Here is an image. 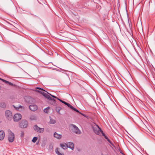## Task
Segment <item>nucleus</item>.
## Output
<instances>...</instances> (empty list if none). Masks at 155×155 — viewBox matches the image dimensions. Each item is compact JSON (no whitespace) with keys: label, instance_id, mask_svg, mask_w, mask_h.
<instances>
[{"label":"nucleus","instance_id":"f257e3e1","mask_svg":"<svg viewBox=\"0 0 155 155\" xmlns=\"http://www.w3.org/2000/svg\"><path fill=\"white\" fill-rule=\"evenodd\" d=\"M92 127L94 132L97 134L99 135L100 134V132L101 133L102 132H103L97 125L96 124L93 125Z\"/></svg>","mask_w":155,"mask_h":155},{"label":"nucleus","instance_id":"f03ea898","mask_svg":"<svg viewBox=\"0 0 155 155\" xmlns=\"http://www.w3.org/2000/svg\"><path fill=\"white\" fill-rule=\"evenodd\" d=\"M8 133V139L9 142L12 143L14 140L15 135L10 130H9Z\"/></svg>","mask_w":155,"mask_h":155},{"label":"nucleus","instance_id":"7ed1b4c3","mask_svg":"<svg viewBox=\"0 0 155 155\" xmlns=\"http://www.w3.org/2000/svg\"><path fill=\"white\" fill-rule=\"evenodd\" d=\"M28 125V122L25 120H23L19 123V126L21 128H25Z\"/></svg>","mask_w":155,"mask_h":155},{"label":"nucleus","instance_id":"20e7f679","mask_svg":"<svg viewBox=\"0 0 155 155\" xmlns=\"http://www.w3.org/2000/svg\"><path fill=\"white\" fill-rule=\"evenodd\" d=\"M5 116L6 118L10 120L12 119V112L9 110H6L5 112Z\"/></svg>","mask_w":155,"mask_h":155},{"label":"nucleus","instance_id":"39448f33","mask_svg":"<svg viewBox=\"0 0 155 155\" xmlns=\"http://www.w3.org/2000/svg\"><path fill=\"white\" fill-rule=\"evenodd\" d=\"M33 128L35 131L39 133H42L44 130V128H40L38 127L37 125H35Z\"/></svg>","mask_w":155,"mask_h":155},{"label":"nucleus","instance_id":"423d86ee","mask_svg":"<svg viewBox=\"0 0 155 155\" xmlns=\"http://www.w3.org/2000/svg\"><path fill=\"white\" fill-rule=\"evenodd\" d=\"M21 115L20 114H15L14 117V120L15 122H18L21 119Z\"/></svg>","mask_w":155,"mask_h":155},{"label":"nucleus","instance_id":"0eeeda50","mask_svg":"<svg viewBox=\"0 0 155 155\" xmlns=\"http://www.w3.org/2000/svg\"><path fill=\"white\" fill-rule=\"evenodd\" d=\"M72 126L73 127V131L74 133L78 134H81V131L74 124L72 125Z\"/></svg>","mask_w":155,"mask_h":155},{"label":"nucleus","instance_id":"6e6552de","mask_svg":"<svg viewBox=\"0 0 155 155\" xmlns=\"http://www.w3.org/2000/svg\"><path fill=\"white\" fill-rule=\"evenodd\" d=\"M29 108L32 111L36 110L38 109V107L36 104H31L29 106Z\"/></svg>","mask_w":155,"mask_h":155},{"label":"nucleus","instance_id":"1a4fd4ad","mask_svg":"<svg viewBox=\"0 0 155 155\" xmlns=\"http://www.w3.org/2000/svg\"><path fill=\"white\" fill-rule=\"evenodd\" d=\"M54 136L55 138L58 139H61L62 137V136L61 134H58L56 132L54 133Z\"/></svg>","mask_w":155,"mask_h":155},{"label":"nucleus","instance_id":"9d476101","mask_svg":"<svg viewBox=\"0 0 155 155\" xmlns=\"http://www.w3.org/2000/svg\"><path fill=\"white\" fill-rule=\"evenodd\" d=\"M5 132L3 130L0 131V140H2L5 137Z\"/></svg>","mask_w":155,"mask_h":155},{"label":"nucleus","instance_id":"9b49d317","mask_svg":"<svg viewBox=\"0 0 155 155\" xmlns=\"http://www.w3.org/2000/svg\"><path fill=\"white\" fill-rule=\"evenodd\" d=\"M50 94V93L48 92H47V93H45L44 92H43V93H42V94L49 100L51 98V97L50 96V95H51Z\"/></svg>","mask_w":155,"mask_h":155},{"label":"nucleus","instance_id":"f8f14e48","mask_svg":"<svg viewBox=\"0 0 155 155\" xmlns=\"http://www.w3.org/2000/svg\"><path fill=\"white\" fill-rule=\"evenodd\" d=\"M49 102L52 105H56V104L55 100L51 97L49 100Z\"/></svg>","mask_w":155,"mask_h":155},{"label":"nucleus","instance_id":"ddd939ff","mask_svg":"<svg viewBox=\"0 0 155 155\" xmlns=\"http://www.w3.org/2000/svg\"><path fill=\"white\" fill-rule=\"evenodd\" d=\"M68 147H69L72 150H73L74 148V144L73 143L69 142L67 143Z\"/></svg>","mask_w":155,"mask_h":155},{"label":"nucleus","instance_id":"4468645a","mask_svg":"<svg viewBox=\"0 0 155 155\" xmlns=\"http://www.w3.org/2000/svg\"><path fill=\"white\" fill-rule=\"evenodd\" d=\"M0 80H1L3 82H4L5 83H6V84H9V85H12V86H15V85L13 84V83L10 82H9L8 81H7L5 80L4 79H1L0 78Z\"/></svg>","mask_w":155,"mask_h":155},{"label":"nucleus","instance_id":"2eb2a0df","mask_svg":"<svg viewBox=\"0 0 155 155\" xmlns=\"http://www.w3.org/2000/svg\"><path fill=\"white\" fill-rule=\"evenodd\" d=\"M60 146L63 149H66L68 147V145L67 144L65 143H61L60 144Z\"/></svg>","mask_w":155,"mask_h":155},{"label":"nucleus","instance_id":"dca6fc26","mask_svg":"<svg viewBox=\"0 0 155 155\" xmlns=\"http://www.w3.org/2000/svg\"><path fill=\"white\" fill-rule=\"evenodd\" d=\"M56 121L55 119H53L51 117H50V121L49 123L51 124H54L55 123Z\"/></svg>","mask_w":155,"mask_h":155},{"label":"nucleus","instance_id":"f3484780","mask_svg":"<svg viewBox=\"0 0 155 155\" xmlns=\"http://www.w3.org/2000/svg\"><path fill=\"white\" fill-rule=\"evenodd\" d=\"M36 117L35 115H31L30 117V119L31 120H36Z\"/></svg>","mask_w":155,"mask_h":155},{"label":"nucleus","instance_id":"a211bd4d","mask_svg":"<svg viewBox=\"0 0 155 155\" xmlns=\"http://www.w3.org/2000/svg\"><path fill=\"white\" fill-rule=\"evenodd\" d=\"M0 107L2 108H5L6 107L5 103L3 102H1L0 103Z\"/></svg>","mask_w":155,"mask_h":155},{"label":"nucleus","instance_id":"6ab92c4d","mask_svg":"<svg viewBox=\"0 0 155 155\" xmlns=\"http://www.w3.org/2000/svg\"><path fill=\"white\" fill-rule=\"evenodd\" d=\"M44 91L42 89L39 87L37 88V90H36V91L39 92L42 94V93H43V92H44Z\"/></svg>","mask_w":155,"mask_h":155},{"label":"nucleus","instance_id":"aec40b11","mask_svg":"<svg viewBox=\"0 0 155 155\" xmlns=\"http://www.w3.org/2000/svg\"><path fill=\"white\" fill-rule=\"evenodd\" d=\"M13 106L15 109L18 110H19L20 108H21V109H24V108H23V107L21 105H19L17 107H15L14 105H13Z\"/></svg>","mask_w":155,"mask_h":155},{"label":"nucleus","instance_id":"412c9836","mask_svg":"<svg viewBox=\"0 0 155 155\" xmlns=\"http://www.w3.org/2000/svg\"><path fill=\"white\" fill-rule=\"evenodd\" d=\"M55 152L58 155H64V154L63 153H60L58 151V148H56V149L55 150Z\"/></svg>","mask_w":155,"mask_h":155},{"label":"nucleus","instance_id":"4be33fe9","mask_svg":"<svg viewBox=\"0 0 155 155\" xmlns=\"http://www.w3.org/2000/svg\"><path fill=\"white\" fill-rule=\"evenodd\" d=\"M38 138L36 137H33L32 141L33 143H35L37 140Z\"/></svg>","mask_w":155,"mask_h":155},{"label":"nucleus","instance_id":"5701e85b","mask_svg":"<svg viewBox=\"0 0 155 155\" xmlns=\"http://www.w3.org/2000/svg\"><path fill=\"white\" fill-rule=\"evenodd\" d=\"M50 94L51 95V96L52 97H53V98H56L57 99H58V100H59L60 101H61H61H62L61 100H60L59 99L58 97H56L55 96H54V95H52L51 94Z\"/></svg>","mask_w":155,"mask_h":155},{"label":"nucleus","instance_id":"b1692460","mask_svg":"<svg viewBox=\"0 0 155 155\" xmlns=\"http://www.w3.org/2000/svg\"><path fill=\"white\" fill-rule=\"evenodd\" d=\"M49 107H48L46 109H45L44 110V112L46 113H48V109H49Z\"/></svg>","mask_w":155,"mask_h":155},{"label":"nucleus","instance_id":"393cba45","mask_svg":"<svg viewBox=\"0 0 155 155\" xmlns=\"http://www.w3.org/2000/svg\"><path fill=\"white\" fill-rule=\"evenodd\" d=\"M102 135L106 139H108V137L104 134L103 132H102Z\"/></svg>","mask_w":155,"mask_h":155},{"label":"nucleus","instance_id":"a878e982","mask_svg":"<svg viewBox=\"0 0 155 155\" xmlns=\"http://www.w3.org/2000/svg\"><path fill=\"white\" fill-rule=\"evenodd\" d=\"M66 105L69 107H70V108L72 109V108H73V107H72L71 105L70 104H68V103Z\"/></svg>","mask_w":155,"mask_h":155},{"label":"nucleus","instance_id":"bb28decb","mask_svg":"<svg viewBox=\"0 0 155 155\" xmlns=\"http://www.w3.org/2000/svg\"><path fill=\"white\" fill-rule=\"evenodd\" d=\"M72 109L77 112H79V111L78 110L74 108V107H73V108H72Z\"/></svg>","mask_w":155,"mask_h":155},{"label":"nucleus","instance_id":"cd10ccee","mask_svg":"<svg viewBox=\"0 0 155 155\" xmlns=\"http://www.w3.org/2000/svg\"><path fill=\"white\" fill-rule=\"evenodd\" d=\"M56 111L59 114H60V109L59 108L56 109Z\"/></svg>","mask_w":155,"mask_h":155},{"label":"nucleus","instance_id":"c85d7f7f","mask_svg":"<svg viewBox=\"0 0 155 155\" xmlns=\"http://www.w3.org/2000/svg\"><path fill=\"white\" fill-rule=\"evenodd\" d=\"M61 102L64 103V104H65L66 105L68 103H67L65 102L64 101H61Z\"/></svg>","mask_w":155,"mask_h":155},{"label":"nucleus","instance_id":"c756f323","mask_svg":"<svg viewBox=\"0 0 155 155\" xmlns=\"http://www.w3.org/2000/svg\"><path fill=\"white\" fill-rule=\"evenodd\" d=\"M24 135V133L23 132H21V137H22Z\"/></svg>","mask_w":155,"mask_h":155},{"label":"nucleus","instance_id":"7c9ffc66","mask_svg":"<svg viewBox=\"0 0 155 155\" xmlns=\"http://www.w3.org/2000/svg\"><path fill=\"white\" fill-rule=\"evenodd\" d=\"M107 140L111 144V142L110 141V140L108 138V139H107Z\"/></svg>","mask_w":155,"mask_h":155},{"label":"nucleus","instance_id":"2f4dec72","mask_svg":"<svg viewBox=\"0 0 155 155\" xmlns=\"http://www.w3.org/2000/svg\"><path fill=\"white\" fill-rule=\"evenodd\" d=\"M80 114H81V115H83V116H85V115L84 114H83L82 113H80Z\"/></svg>","mask_w":155,"mask_h":155}]
</instances>
